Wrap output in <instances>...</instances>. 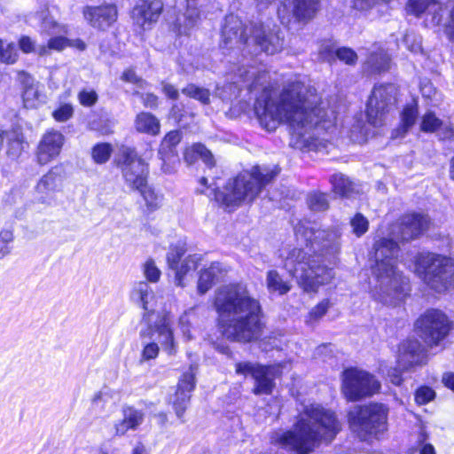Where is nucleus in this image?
Instances as JSON below:
<instances>
[{
    "mask_svg": "<svg viewBox=\"0 0 454 454\" xmlns=\"http://www.w3.org/2000/svg\"><path fill=\"white\" fill-rule=\"evenodd\" d=\"M317 90L301 82H289L281 90L264 87L255 99L254 111L264 129L274 131L287 123L292 131L293 145L301 150H318L320 130H328L333 121L319 106Z\"/></svg>",
    "mask_w": 454,
    "mask_h": 454,
    "instance_id": "1",
    "label": "nucleus"
},
{
    "mask_svg": "<svg viewBox=\"0 0 454 454\" xmlns=\"http://www.w3.org/2000/svg\"><path fill=\"white\" fill-rule=\"evenodd\" d=\"M428 225L427 215L419 213L407 214L391 226L389 238H380L375 240V263L372 268L376 279L372 289L374 300L389 306H395L403 300L409 291V282L397 270V240L413 239L422 234Z\"/></svg>",
    "mask_w": 454,
    "mask_h": 454,
    "instance_id": "2",
    "label": "nucleus"
},
{
    "mask_svg": "<svg viewBox=\"0 0 454 454\" xmlns=\"http://www.w3.org/2000/svg\"><path fill=\"white\" fill-rule=\"evenodd\" d=\"M295 234L299 247L288 253L284 266L305 292L316 293L333 278V270L322 258L338 251L340 232L336 228L320 230L309 223L297 226Z\"/></svg>",
    "mask_w": 454,
    "mask_h": 454,
    "instance_id": "3",
    "label": "nucleus"
},
{
    "mask_svg": "<svg viewBox=\"0 0 454 454\" xmlns=\"http://www.w3.org/2000/svg\"><path fill=\"white\" fill-rule=\"evenodd\" d=\"M341 430L342 423L334 411L309 403L303 406L291 429L273 432L270 442L296 454H309L331 444Z\"/></svg>",
    "mask_w": 454,
    "mask_h": 454,
    "instance_id": "4",
    "label": "nucleus"
},
{
    "mask_svg": "<svg viewBox=\"0 0 454 454\" xmlns=\"http://www.w3.org/2000/svg\"><path fill=\"white\" fill-rule=\"evenodd\" d=\"M214 304L223 333L227 339L249 342L261 336L263 328L261 305L245 285L220 287Z\"/></svg>",
    "mask_w": 454,
    "mask_h": 454,
    "instance_id": "5",
    "label": "nucleus"
},
{
    "mask_svg": "<svg viewBox=\"0 0 454 454\" xmlns=\"http://www.w3.org/2000/svg\"><path fill=\"white\" fill-rule=\"evenodd\" d=\"M284 38L278 30L266 29L262 23L250 22L243 24L242 20L230 14L225 17L222 28L220 47L223 51H241L254 48L253 51H264L275 54L283 48Z\"/></svg>",
    "mask_w": 454,
    "mask_h": 454,
    "instance_id": "6",
    "label": "nucleus"
},
{
    "mask_svg": "<svg viewBox=\"0 0 454 454\" xmlns=\"http://www.w3.org/2000/svg\"><path fill=\"white\" fill-rule=\"evenodd\" d=\"M278 172L277 168L270 169L266 167H253L251 171L241 172L230 179L223 191L211 189L207 196H214L216 202L231 210L242 202L254 200Z\"/></svg>",
    "mask_w": 454,
    "mask_h": 454,
    "instance_id": "7",
    "label": "nucleus"
},
{
    "mask_svg": "<svg viewBox=\"0 0 454 454\" xmlns=\"http://www.w3.org/2000/svg\"><path fill=\"white\" fill-rule=\"evenodd\" d=\"M388 408L380 403L354 405L348 411L350 431L361 441L377 437L387 430Z\"/></svg>",
    "mask_w": 454,
    "mask_h": 454,
    "instance_id": "8",
    "label": "nucleus"
},
{
    "mask_svg": "<svg viewBox=\"0 0 454 454\" xmlns=\"http://www.w3.org/2000/svg\"><path fill=\"white\" fill-rule=\"evenodd\" d=\"M417 267L423 281L435 292H444L454 284V261L449 257L421 254Z\"/></svg>",
    "mask_w": 454,
    "mask_h": 454,
    "instance_id": "9",
    "label": "nucleus"
},
{
    "mask_svg": "<svg viewBox=\"0 0 454 454\" xmlns=\"http://www.w3.org/2000/svg\"><path fill=\"white\" fill-rule=\"evenodd\" d=\"M30 21L39 26L41 35L51 37L46 45L37 46V53L40 56L48 55L51 51H61L67 46L72 45L66 36L68 33L67 27L56 21L48 9L43 10L31 17Z\"/></svg>",
    "mask_w": 454,
    "mask_h": 454,
    "instance_id": "10",
    "label": "nucleus"
},
{
    "mask_svg": "<svg viewBox=\"0 0 454 454\" xmlns=\"http://www.w3.org/2000/svg\"><path fill=\"white\" fill-rule=\"evenodd\" d=\"M380 389V381L366 371L348 368L342 373V392L348 401L372 396Z\"/></svg>",
    "mask_w": 454,
    "mask_h": 454,
    "instance_id": "11",
    "label": "nucleus"
},
{
    "mask_svg": "<svg viewBox=\"0 0 454 454\" xmlns=\"http://www.w3.org/2000/svg\"><path fill=\"white\" fill-rule=\"evenodd\" d=\"M416 328L420 337L429 346H437L450 333L452 323L439 309L427 310L416 322Z\"/></svg>",
    "mask_w": 454,
    "mask_h": 454,
    "instance_id": "12",
    "label": "nucleus"
},
{
    "mask_svg": "<svg viewBox=\"0 0 454 454\" xmlns=\"http://www.w3.org/2000/svg\"><path fill=\"white\" fill-rule=\"evenodd\" d=\"M116 162L121 168L125 183L132 190L142 189L146 184L148 166L144 160L137 157L134 149L121 146Z\"/></svg>",
    "mask_w": 454,
    "mask_h": 454,
    "instance_id": "13",
    "label": "nucleus"
},
{
    "mask_svg": "<svg viewBox=\"0 0 454 454\" xmlns=\"http://www.w3.org/2000/svg\"><path fill=\"white\" fill-rule=\"evenodd\" d=\"M236 373L250 375L255 381L253 389L255 395H270L275 387L274 380L281 373L280 364L262 365L251 362L236 364Z\"/></svg>",
    "mask_w": 454,
    "mask_h": 454,
    "instance_id": "14",
    "label": "nucleus"
},
{
    "mask_svg": "<svg viewBox=\"0 0 454 454\" xmlns=\"http://www.w3.org/2000/svg\"><path fill=\"white\" fill-rule=\"evenodd\" d=\"M396 88L394 84H380L374 86L366 106L368 121L373 126H380L384 115L395 103Z\"/></svg>",
    "mask_w": 454,
    "mask_h": 454,
    "instance_id": "15",
    "label": "nucleus"
},
{
    "mask_svg": "<svg viewBox=\"0 0 454 454\" xmlns=\"http://www.w3.org/2000/svg\"><path fill=\"white\" fill-rule=\"evenodd\" d=\"M424 358V348L418 340H404L399 347L397 359L399 368L390 369L387 373L390 381L395 386L401 385L403 379L400 370H408L413 365L421 364Z\"/></svg>",
    "mask_w": 454,
    "mask_h": 454,
    "instance_id": "16",
    "label": "nucleus"
},
{
    "mask_svg": "<svg viewBox=\"0 0 454 454\" xmlns=\"http://www.w3.org/2000/svg\"><path fill=\"white\" fill-rule=\"evenodd\" d=\"M292 11L289 13L286 4H282L278 10V18L282 24L289 25L294 19L295 21L307 24L312 20L320 10V0H293Z\"/></svg>",
    "mask_w": 454,
    "mask_h": 454,
    "instance_id": "17",
    "label": "nucleus"
},
{
    "mask_svg": "<svg viewBox=\"0 0 454 454\" xmlns=\"http://www.w3.org/2000/svg\"><path fill=\"white\" fill-rule=\"evenodd\" d=\"M65 143L64 135L53 129H48L41 137L35 151L36 161L46 165L55 160L62 150Z\"/></svg>",
    "mask_w": 454,
    "mask_h": 454,
    "instance_id": "18",
    "label": "nucleus"
},
{
    "mask_svg": "<svg viewBox=\"0 0 454 454\" xmlns=\"http://www.w3.org/2000/svg\"><path fill=\"white\" fill-rule=\"evenodd\" d=\"M191 3L187 2L184 12L181 9L177 11L176 6L168 11V20L172 23L173 29L179 35H190L199 22L200 12Z\"/></svg>",
    "mask_w": 454,
    "mask_h": 454,
    "instance_id": "19",
    "label": "nucleus"
},
{
    "mask_svg": "<svg viewBox=\"0 0 454 454\" xmlns=\"http://www.w3.org/2000/svg\"><path fill=\"white\" fill-rule=\"evenodd\" d=\"M163 8L161 0H139L133 8L131 16L137 26L146 29L159 20Z\"/></svg>",
    "mask_w": 454,
    "mask_h": 454,
    "instance_id": "20",
    "label": "nucleus"
},
{
    "mask_svg": "<svg viewBox=\"0 0 454 454\" xmlns=\"http://www.w3.org/2000/svg\"><path fill=\"white\" fill-rule=\"evenodd\" d=\"M82 12L84 19L89 24L99 30L107 29L118 18L117 7L111 4L99 6H86Z\"/></svg>",
    "mask_w": 454,
    "mask_h": 454,
    "instance_id": "21",
    "label": "nucleus"
},
{
    "mask_svg": "<svg viewBox=\"0 0 454 454\" xmlns=\"http://www.w3.org/2000/svg\"><path fill=\"white\" fill-rule=\"evenodd\" d=\"M60 183L57 169L51 168L40 177L34 187L35 200L44 206H51L54 201V194Z\"/></svg>",
    "mask_w": 454,
    "mask_h": 454,
    "instance_id": "22",
    "label": "nucleus"
},
{
    "mask_svg": "<svg viewBox=\"0 0 454 454\" xmlns=\"http://www.w3.org/2000/svg\"><path fill=\"white\" fill-rule=\"evenodd\" d=\"M406 11L417 17L427 12L432 16L431 22L434 26L440 25L447 12L446 7L435 0H409Z\"/></svg>",
    "mask_w": 454,
    "mask_h": 454,
    "instance_id": "23",
    "label": "nucleus"
},
{
    "mask_svg": "<svg viewBox=\"0 0 454 454\" xmlns=\"http://www.w3.org/2000/svg\"><path fill=\"white\" fill-rule=\"evenodd\" d=\"M195 387V377L192 368L184 372L179 380L173 400V407L176 416L181 419L190 401V394Z\"/></svg>",
    "mask_w": 454,
    "mask_h": 454,
    "instance_id": "24",
    "label": "nucleus"
},
{
    "mask_svg": "<svg viewBox=\"0 0 454 454\" xmlns=\"http://www.w3.org/2000/svg\"><path fill=\"white\" fill-rule=\"evenodd\" d=\"M157 334V340L162 345L163 348L169 355L176 353V345L173 336V332L170 325V320L167 315H164L159 318L155 324L153 329H148L142 331L141 335H153Z\"/></svg>",
    "mask_w": 454,
    "mask_h": 454,
    "instance_id": "25",
    "label": "nucleus"
},
{
    "mask_svg": "<svg viewBox=\"0 0 454 454\" xmlns=\"http://www.w3.org/2000/svg\"><path fill=\"white\" fill-rule=\"evenodd\" d=\"M180 141L181 134L176 130L168 132L161 141L159 149V155L162 160V170L165 173H170V165L175 164L177 161L176 146Z\"/></svg>",
    "mask_w": 454,
    "mask_h": 454,
    "instance_id": "26",
    "label": "nucleus"
},
{
    "mask_svg": "<svg viewBox=\"0 0 454 454\" xmlns=\"http://www.w3.org/2000/svg\"><path fill=\"white\" fill-rule=\"evenodd\" d=\"M130 299L146 311L154 309L155 294L147 281H138L134 284L130 292Z\"/></svg>",
    "mask_w": 454,
    "mask_h": 454,
    "instance_id": "27",
    "label": "nucleus"
},
{
    "mask_svg": "<svg viewBox=\"0 0 454 454\" xmlns=\"http://www.w3.org/2000/svg\"><path fill=\"white\" fill-rule=\"evenodd\" d=\"M122 413V419L114 426L115 433L118 435L125 434L128 430H136L144 421V412L134 407H124Z\"/></svg>",
    "mask_w": 454,
    "mask_h": 454,
    "instance_id": "28",
    "label": "nucleus"
},
{
    "mask_svg": "<svg viewBox=\"0 0 454 454\" xmlns=\"http://www.w3.org/2000/svg\"><path fill=\"white\" fill-rule=\"evenodd\" d=\"M20 79L24 83L23 102L27 108H35L43 101V96L38 89V84L25 72L19 73Z\"/></svg>",
    "mask_w": 454,
    "mask_h": 454,
    "instance_id": "29",
    "label": "nucleus"
},
{
    "mask_svg": "<svg viewBox=\"0 0 454 454\" xmlns=\"http://www.w3.org/2000/svg\"><path fill=\"white\" fill-rule=\"evenodd\" d=\"M4 143L6 155L12 160H17L24 150L25 138L20 128L4 129Z\"/></svg>",
    "mask_w": 454,
    "mask_h": 454,
    "instance_id": "30",
    "label": "nucleus"
},
{
    "mask_svg": "<svg viewBox=\"0 0 454 454\" xmlns=\"http://www.w3.org/2000/svg\"><path fill=\"white\" fill-rule=\"evenodd\" d=\"M223 267L219 262H212L208 268L201 270L198 281V292L200 294H206L221 277Z\"/></svg>",
    "mask_w": 454,
    "mask_h": 454,
    "instance_id": "31",
    "label": "nucleus"
},
{
    "mask_svg": "<svg viewBox=\"0 0 454 454\" xmlns=\"http://www.w3.org/2000/svg\"><path fill=\"white\" fill-rule=\"evenodd\" d=\"M137 132L156 136L160 133V123L156 116L147 112L139 113L134 121Z\"/></svg>",
    "mask_w": 454,
    "mask_h": 454,
    "instance_id": "32",
    "label": "nucleus"
},
{
    "mask_svg": "<svg viewBox=\"0 0 454 454\" xmlns=\"http://www.w3.org/2000/svg\"><path fill=\"white\" fill-rule=\"evenodd\" d=\"M201 261V255L194 254L187 256L180 265L174 270L176 273L175 283L178 286H184V278L190 271L197 269L199 262Z\"/></svg>",
    "mask_w": 454,
    "mask_h": 454,
    "instance_id": "33",
    "label": "nucleus"
},
{
    "mask_svg": "<svg viewBox=\"0 0 454 454\" xmlns=\"http://www.w3.org/2000/svg\"><path fill=\"white\" fill-rule=\"evenodd\" d=\"M333 190L336 194L341 197L349 198L353 194L358 192L356 184L352 183L348 177L342 174H335L331 177Z\"/></svg>",
    "mask_w": 454,
    "mask_h": 454,
    "instance_id": "34",
    "label": "nucleus"
},
{
    "mask_svg": "<svg viewBox=\"0 0 454 454\" xmlns=\"http://www.w3.org/2000/svg\"><path fill=\"white\" fill-rule=\"evenodd\" d=\"M239 75L243 77L244 82H247V87L249 90L264 86L269 78V74L266 71H257L254 67L245 70L244 72L239 70Z\"/></svg>",
    "mask_w": 454,
    "mask_h": 454,
    "instance_id": "35",
    "label": "nucleus"
},
{
    "mask_svg": "<svg viewBox=\"0 0 454 454\" xmlns=\"http://www.w3.org/2000/svg\"><path fill=\"white\" fill-rule=\"evenodd\" d=\"M389 64L390 59L382 49L371 52L365 63L367 68L373 73L387 70Z\"/></svg>",
    "mask_w": 454,
    "mask_h": 454,
    "instance_id": "36",
    "label": "nucleus"
},
{
    "mask_svg": "<svg viewBox=\"0 0 454 454\" xmlns=\"http://www.w3.org/2000/svg\"><path fill=\"white\" fill-rule=\"evenodd\" d=\"M195 158H200L209 168L215 165L213 154L201 144L194 145L192 148L187 149L184 153V159L189 163H192Z\"/></svg>",
    "mask_w": 454,
    "mask_h": 454,
    "instance_id": "37",
    "label": "nucleus"
},
{
    "mask_svg": "<svg viewBox=\"0 0 454 454\" xmlns=\"http://www.w3.org/2000/svg\"><path fill=\"white\" fill-rule=\"evenodd\" d=\"M266 284L270 293H278V294H285L291 288L290 285L284 281L278 272L274 270L268 271Z\"/></svg>",
    "mask_w": 454,
    "mask_h": 454,
    "instance_id": "38",
    "label": "nucleus"
},
{
    "mask_svg": "<svg viewBox=\"0 0 454 454\" xmlns=\"http://www.w3.org/2000/svg\"><path fill=\"white\" fill-rule=\"evenodd\" d=\"M418 110L415 106H407L401 114V126L396 129V137L403 136L411 128L417 120Z\"/></svg>",
    "mask_w": 454,
    "mask_h": 454,
    "instance_id": "39",
    "label": "nucleus"
},
{
    "mask_svg": "<svg viewBox=\"0 0 454 454\" xmlns=\"http://www.w3.org/2000/svg\"><path fill=\"white\" fill-rule=\"evenodd\" d=\"M182 93L185 96L200 101L201 104L207 105L210 103V91L208 89L190 83L182 90Z\"/></svg>",
    "mask_w": 454,
    "mask_h": 454,
    "instance_id": "40",
    "label": "nucleus"
},
{
    "mask_svg": "<svg viewBox=\"0 0 454 454\" xmlns=\"http://www.w3.org/2000/svg\"><path fill=\"white\" fill-rule=\"evenodd\" d=\"M113 153L112 145L108 143H99L91 149V158L97 164H104L108 161Z\"/></svg>",
    "mask_w": 454,
    "mask_h": 454,
    "instance_id": "41",
    "label": "nucleus"
},
{
    "mask_svg": "<svg viewBox=\"0 0 454 454\" xmlns=\"http://www.w3.org/2000/svg\"><path fill=\"white\" fill-rule=\"evenodd\" d=\"M18 50L14 43L0 39V61L13 64L18 59Z\"/></svg>",
    "mask_w": 454,
    "mask_h": 454,
    "instance_id": "42",
    "label": "nucleus"
},
{
    "mask_svg": "<svg viewBox=\"0 0 454 454\" xmlns=\"http://www.w3.org/2000/svg\"><path fill=\"white\" fill-rule=\"evenodd\" d=\"M308 206L314 212L325 211L329 207L327 195L322 192H314L309 195Z\"/></svg>",
    "mask_w": 454,
    "mask_h": 454,
    "instance_id": "43",
    "label": "nucleus"
},
{
    "mask_svg": "<svg viewBox=\"0 0 454 454\" xmlns=\"http://www.w3.org/2000/svg\"><path fill=\"white\" fill-rule=\"evenodd\" d=\"M143 274L148 282L157 283L160 278L161 271L154 260L150 258L143 264Z\"/></svg>",
    "mask_w": 454,
    "mask_h": 454,
    "instance_id": "44",
    "label": "nucleus"
},
{
    "mask_svg": "<svg viewBox=\"0 0 454 454\" xmlns=\"http://www.w3.org/2000/svg\"><path fill=\"white\" fill-rule=\"evenodd\" d=\"M141 195L143 196L146 206L151 209H156L160 203V197L154 192V191L147 185L142 186V189H137Z\"/></svg>",
    "mask_w": 454,
    "mask_h": 454,
    "instance_id": "45",
    "label": "nucleus"
},
{
    "mask_svg": "<svg viewBox=\"0 0 454 454\" xmlns=\"http://www.w3.org/2000/svg\"><path fill=\"white\" fill-rule=\"evenodd\" d=\"M442 125V120L436 117L433 112L429 111L423 115L420 127L425 132H434Z\"/></svg>",
    "mask_w": 454,
    "mask_h": 454,
    "instance_id": "46",
    "label": "nucleus"
},
{
    "mask_svg": "<svg viewBox=\"0 0 454 454\" xmlns=\"http://www.w3.org/2000/svg\"><path fill=\"white\" fill-rule=\"evenodd\" d=\"M352 231L356 237L364 235L369 228V221L362 214L357 213L350 221Z\"/></svg>",
    "mask_w": 454,
    "mask_h": 454,
    "instance_id": "47",
    "label": "nucleus"
},
{
    "mask_svg": "<svg viewBox=\"0 0 454 454\" xmlns=\"http://www.w3.org/2000/svg\"><path fill=\"white\" fill-rule=\"evenodd\" d=\"M330 301L325 299L316 305L309 313L307 322L311 324L314 321H318L322 318L330 308Z\"/></svg>",
    "mask_w": 454,
    "mask_h": 454,
    "instance_id": "48",
    "label": "nucleus"
},
{
    "mask_svg": "<svg viewBox=\"0 0 454 454\" xmlns=\"http://www.w3.org/2000/svg\"><path fill=\"white\" fill-rule=\"evenodd\" d=\"M184 253L185 249L183 247L175 246L170 247L167 254V262L171 270H174L176 266L179 265V262L184 256Z\"/></svg>",
    "mask_w": 454,
    "mask_h": 454,
    "instance_id": "49",
    "label": "nucleus"
},
{
    "mask_svg": "<svg viewBox=\"0 0 454 454\" xmlns=\"http://www.w3.org/2000/svg\"><path fill=\"white\" fill-rule=\"evenodd\" d=\"M13 240L12 231L3 230L0 231V257L3 258L11 252V244Z\"/></svg>",
    "mask_w": 454,
    "mask_h": 454,
    "instance_id": "50",
    "label": "nucleus"
},
{
    "mask_svg": "<svg viewBox=\"0 0 454 454\" xmlns=\"http://www.w3.org/2000/svg\"><path fill=\"white\" fill-rule=\"evenodd\" d=\"M74 114V108L70 104H63L53 111L52 117L59 122L68 121Z\"/></svg>",
    "mask_w": 454,
    "mask_h": 454,
    "instance_id": "51",
    "label": "nucleus"
},
{
    "mask_svg": "<svg viewBox=\"0 0 454 454\" xmlns=\"http://www.w3.org/2000/svg\"><path fill=\"white\" fill-rule=\"evenodd\" d=\"M336 57L348 65H354L357 60L356 53L350 48L342 47L335 51Z\"/></svg>",
    "mask_w": 454,
    "mask_h": 454,
    "instance_id": "52",
    "label": "nucleus"
},
{
    "mask_svg": "<svg viewBox=\"0 0 454 454\" xmlns=\"http://www.w3.org/2000/svg\"><path fill=\"white\" fill-rule=\"evenodd\" d=\"M159 351L160 348L156 342L152 341L145 344L141 353V362L156 358L159 355Z\"/></svg>",
    "mask_w": 454,
    "mask_h": 454,
    "instance_id": "53",
    "label": "nucleus"
},
{
    "mask_svg": "<svg viewBox=\"0 0 454 454\" xmlns=\"http://www.w3.org/2000/svg\"><path fill=\"white\" fill-rule=\"evenodd\" d=\"M78 99L83 106H92L98 101V94L93 90H82L78 94Z\"/></svg>",
    "mask_w": 454,
    "mask_h": 454,
    "instance_id": "54",
    "label": "nucleus"
},
{
    "mask_svg": "<svg viewBox=\"0 0 454 454\" xmlns=\"http://www.w3.org/2000/svg\"><path fill=\"white\" fill-rule=\"evenodd\" d=\"M434 397V391L428 387H419L415 394V401L419 404H425Z\"/></svg>",
    "mask_w": 454,
    "mask_h": 454,
    "instance_id": "55",
    "label": "nucleus"
},
{
    "mask_svg": "<svg viewBox=\"0 0 454 454\" xmlns=\"http://www.w3.org/2000/svg\"><path fill=\"white\" fill-rule=\"evenodd\" d=\"M390 0H354V8L359 11H367L376 6L380 2H389Z\"/></svg>",
    "mask_w": 454,
    "mask_h": 454,
    "instance_id": "56",
    "label": "nucleus"
},
{
    "mask_svg": "<svg viewBox=\"0 0 454 454\" xmlns=\"http://www.w3.org/2000/svg\"><path fill=\"white\" fill-rule=\"evenodd\" d=\"M426 435L424 433H421L419 436V454H435L434 448L430 443H425Z\"/></svg>",
    "mask_w": 454,
    "mask_h": 454,
    "instance_id": "57",
    "label": "nucleus"
},
{
    "mask_svg": "<svg viewBox=\"0 0 454 454\" xmlns=\"http://www.w3.org/2000/svg\"><path fill=\"white\" fill-rule=\"evenodd\" d=\"M161 90L170 99L176 100L179 98L178 90L172 84L162 82H161Z\"/></svg>",
    "mask_w": 454,
    "mask_h": 454,
    "instance_id": "58",
    "label": "nucleus"
},
{
    "mask_svg": "<svg viewBox=\"0 0 454 454\" xmlns=\"http://www.w3.org/2000/svg\"><path fill=\"white\" fill-rule=\"evenodd\" d=\"M20 47L26 53H29L32 51L37 52V47L35 46V43L28 36H23L20 38Z\"/></svg>",
    "mask_w": 454,
    "mask_h": 454,
    "instance_id": "59",
    "label": "nucleus"
},
{
    "mask_svg": "<svg viewBox=\"0 0 454 454\" xmlns=\"http://www.w3.org/2000/svg\"><path fill=\"white\" fill-rule=\"evenodd\" d=\"M141 99L145 107L156 108L158 106V97L153 93L142 94Z\"/></svg>",
    "mask_w": 454,
    "mask_h": 454,
    "instance_id": "60",
    "label": "nucleus"
},
{
    "mask_svg": "<svg viewBox=\"0 0 454 454\" xmlns=\"http://www.w3.org/2000/svg\"><path fill=\"white\" fill-rule=\"evenodd\" d=\"M121 80L126 82L136 83V84L142 82V79L139 78L136 74L135 71L131 68L127 69L123 72V74L121 75Z\"/></svg>",
    "mask_w": 454,
    "mask_h": 454,
    "instance_id": "61",
    "label": "nucleus"
},
{
    "mask_svg": "<svg viewBox=\"0 0 454 454\" xmlns=\"http://www.w3.org/2000/svg\"><path fill=\"white\" fill-rule=\"evenodd\" d=\"M420 90L423 97L427 98H432V97L435 94V90L433 87V84L428 81L421 83Z\"/></svg>",
    "mask_w": 454,
    "mask_h": 454,
    "instance_id": "62",
    "label": "nucleus"
},
{
    "mask_svg": "<svg viewBox=\"0 0 454 454\" xmlns=\"http://www.w3.org/2000/svg\"><path fill=\"white\" fill-rule=\"evenodd\" d=\"M444 385L454 391V373H446L442 377Z\"/></svg>",
    "mask_w": 454,
    "mask_h": 454,
    "instance_id": "63",
    "label": "nucleus"
},
{
    "mask_svg": "<svg viewBox=\"0 0 454 454\" xmlns=\"http://www.w3.org/2000/svg\"><path fill=\"white\" fill-rule=\"evenodd\" d=\"M442 140H449L450 143L454 142V128H447L443 130L441 137Z\"/></svg>",
    "mask_w": 454,
    "mask_h": 454,
    "instance_id": "64",
    "label": "nucleus"
}]
</instances>
